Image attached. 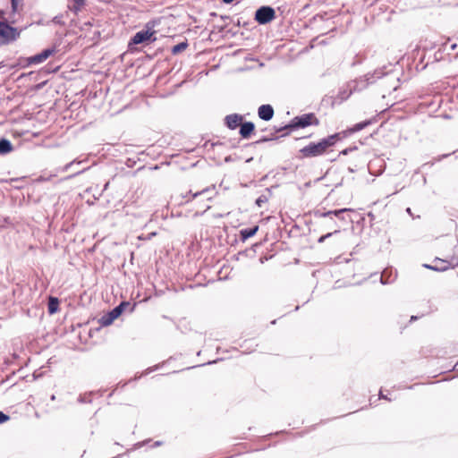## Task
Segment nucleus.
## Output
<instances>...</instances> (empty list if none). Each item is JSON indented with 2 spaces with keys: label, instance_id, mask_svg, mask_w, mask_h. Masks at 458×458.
<instances>
[{
  "label": "nucleus",
  "instance_id": "obj_23",
  "mask_svg": "<svg viewBox=\"0 0 458 458\" xmlns=\"http://www.w3.org/2000/svg\"><path fill=\"white\" fill-rule=\"evenodd\" d=\"M339 231H335L334 233H338ZM333 234V233H328L325 235H322L319 239H318V242H323L327 238L330 237L331 235Z\"/></svg>",
  "mask_w": 458,
  "mask_h": 458
},
{
  "label": "nucleus",
  "instance_id": "obj_17",
  "mask_svg": "<svg viewBox=\"0 0 458 458\" xmlns=\"http://www.w3.org/2000/svg\"><path fill=\"white\" fill-rule=\"evenodd\" d=\"M187 47H188V44L186 42L179 43L173 47L172 53L174 55H177V54L182 52L183 50H185L187 48Z\"/></svg>",
  "mask_w": 458,
  "mask_h": 458
},
{
  "label": "nucleus",
  "instance_id": "obj_5",
  "mask_svg": "<svg viewBox=\"0 0 458 458\" xmlns=\"http://www.w3.org/2000/svg\"><path fill=\"white\" fill-rule=\"evenodd\" d=\"M457 264L458 258H455L454 256H448L445 259L436 258L433 260L432 265H426V267L436 271H445L450 267H454Z\"/></svg>",
  "mask_w": 458,
  "mask_h": 458
},
{
  "label": "nucleus",
  "instance_id": "obj_9",
  "mask_svg": "<svg viewBox=\"0 0 458 458\" xmlns=\"http://www.w3.org/2000/svg\"><path fill=\"white\" fill-rule=\"evenodd\" d=\"M243 121V116L239 114H228L225 118V123L230 130H235L241 127Z\"/></svg>",
  "mask_w": 458,
  "mask_h": 458
},
{
  "label": "nucleus",
  "instance_id": "obj_22",
  "mask_svg": "<svg viewBox=\"0 0 458 458\" xmlns=\"http://www.w3.org/2000/svg\"><path fill=\"white\" fill-rule=\"evenodd\" d=\"M9 420V416L0 411V424Z\"/></svg>",
  "mask_w": 458,
  "mask_h": 458
},
{
  "label": "nucleus",
  "instance_id": "obj_1",
  "mask_svg": "<svg viewBox=\"0 0 458 458\" xmlns=\"http://www.w3.org/2000/svg\"><path fill=\"white\" fill-rule=\"evenodd\" d=\"M340 140V134L335 133L322 139L318 142H310L299 150L298 158H312L323 156L330 147H333Z\"/></svg>",
  "mask_w": 458,
  "mask_h": 458
},
{
  "label": "nucleus",
  "instance_id": "obj_2",
  "mask_svg": "<svg viewBox=\"0 0 458 458\" xmlns=\"http://www.w3.org/2000/svg\"><path fill=\"white\" fill-rule=\"evenodd\" d=\"M190 193H191V198L188 202H191L192 207L196 208V215H202L211 208L213 199L216 195L214 186L207 187L195 192L190 191Z\"/></svg>",
  "mask_w": 458,
  "mask_h": 458
},
{
  "label": "nucleus",
  "instance_id": "obj_11",
  "mask_svg": "<svg viewBox=\"0 0 458 458\" xmlns=\"http://www.w3.org/2000/svg\"><path fill=\"white\" fill-rule=\"evenodd\" d=\"M255 131V125L251 122L242 123L240 127V135L243 139H249Z\"/></svg>",
  "mask_w": 458,
  "mask_h": 458
},
{
  "label": "nucleus",
  "instance_id": "obj_8",
  "mask_svg": "<svg viewBox=\"0 0 458 458\" xmlns=\"http://www.w3.org/2000/svg\"><path fill=\"white\" fill-rule=\"evenodd\" d=\"M54 49H45L41 53L27 58V64H38L45 62L54 54Z\"/></svg>",
  "mask_w": 458,
  "mask_h": 458
},
{
  "label": "nucleus",
  "instance_id": "obj_3",
  "mask_svg": "<svg viewBox=\"0 0 458 458\" xmlns=\"http://www.w3.org/2000/svg\"><path fill=\"white\" fill-rule=\"evenodd\" d=\"M20 36L17 29L10 26L5 21H0V45H5L14 41Z\"/></svg>",
  "mask_w": 458,
  "mask_h": 458
},
{
  "label": "nucleus",
  "instance_id": "obj_18",
  "mask_svg": "<svg viewBox=\"0 0 458 458\" xmlns=\"http://www.w3.org/2000/svg\"><path fill=\"white\" fill-rule=\"evenodd\" d=\"M86 4V0H72V9L74 12L81 11Z\"/></svg>",
  "mask_w": 458,
  "mask_h": 458
},
{
  "label": "nucleus",
  "instance_id": "obj_21",
  "mask_svg": "<svg viewBox=\"0 0 458 458\" xmlns=\"http://www.w3.org/2000/svg\"><path fill=\"white\" fill-rule=\"evenodd\" d=\"M349 209L347 208H343V209H339V210H334V211H328L327 213H324L323 214V216H330L332 214H334L335 216H339V214L343 213V212H345V211H348Z\"/></svg>",
  "mask_w": 458,
  "mask_h": 458
},
{
  "label": "nucleus",
  "instance_id": "obj_15",
  "mask_svg": "<svg viewBox=\"0 0 458 458\" xmlns=\"http://www.w3.org/2000/svg\"><path fill=\"white\" fill-rule=\"evenodd\" d=\"M59 308V301L55 297H49L48 301V312L50 314H54L58 310Z\"/></svg>",
  "mask_w": 458,
  "mask_h": 458
},
{
  "label": "nucleus",
  "instance_id": "obj_4",
  "mask_svg": "<svg viewBox=\"0 0 458 458\" xmlns=\"http://www.w3.org/2000/svg\"><path fill=\"white\" fill-rule=\"evenodd\" d=\"M319 120L313 113H309L302 114L301 116H296L293 119L291 124L287 127L289 128H305L310 125H318Z\"/></svg>",
  "mask_w": 458,
  "mask_h": 458
},
{
  "label": "nucleus",
  "instance_id": "obj_25",
  "mask_svg": "<svg viewBox=\"0 0 458 458\" xmlns=\"http://www.w3.org/2000/svg\"><path fill=\"white\" fill-rule=\"evenodd\" d=\"M257 203H258V205H260L259 203H261V200L258 199Z\"/></svg>",
  "mask_w": 458,
  "mask_h": 458
},
{
  "label": "nucleus",
  "instance_id": "obj_12",
  "mask_svg": "<svg viewBox=\"0 0 458 458\" xmlns=\"http://www.w3.org/2000/svg\"><path fill=\"white\" fill-rule=\"evenodd\" d=\"M258 231H259V225H255L251 228L242 229L240 231L241 240L243 242L246 241L247 239L254 236Z\"/></svg>",
  "mask_w": 458,
  "mask_h": 458
},
{
  "label": "nucleus",
  "instance_id": "obj_6",
  "mask_svg": "<svg viewBox=\"0 0 458 458\" xmlns=\"http://www.w3.org/2000/svg\"><path fill=\"white\" fill-rule=\"evenodd\" d=\"M156 31L153 30H141L137 32L129 42V48L131 49L132 45H138L148 41H155L156 38H153Z\"/></svg>",
  "mask_w": 458,
  "mask_h": 458
},
{
  "label": "nucleus",
  "instance_id": "obj_13",
  "mask_svg": "<svg viewBox=\"0 0 458 458\" xmlns=\"http://www.w3.org/2000/svg\"><path fill=\"white\" fill-rule=\"evenodd\" d=\"M143 195V191H135L131 196V199L126 202V205L128 206H140L141 203L140 202V199L141 198V196Z\"/></svg>",
  "mask_w": 458,
  "mask_h": 458
},
{
  "label": "nucleus",
  "instance_id": "obj_10",
  "mask_svg": "<svg viewBox=\"0 0 458 458\" xmlns=\"http://www.w3.org/2000/svg\"><path fill=\"white\" fill-rule=\"evenodd\" d=\"M259 117L265 121H269L274 116V109L270 105H262L258 109Z\"/></svg>",
  "mask_w": 458,
  "mask_h": 458
},
{
  "label": "nucleus",
  "instance_id": "obj_16",
  "mask_svg": "<svg viewBox=\"0 0 458 458\" xmlns=\"http://www.w3.org/2000/svg\"><path fill=\"white\" fill-rule=\"evenodd\" d=\"M129 306V302H122L120 305L115 307L111 312H109V315L112 317V318H117L123 312L124 307Z\"/></svg>",
  "mask_w": 458,
  "mask_h": 458
},
{
  "label": "nucleus",
  "instance_id": "obj_19",
  "mask_svg": "<svg viewBox=\"0 0 458 458\" xmlns=\"http://www.w3.org/2000/svg\"><path fill=\"white\" fill-rule=\"evenodd\" d=\"M369 124V122L359 123L354 125V127L351 130V131L354 132V131H360V130L364 129Z\"/></svg>",
  "mask_w": 458,
  "mask_h": 458
},
{
  "label": "nucleus",
  "instance_id": "obj_7",
  "mask_svg": "<svg viewBox=\"0 0 458 458\" xmlns=\"http://www.w3.org/2000/svg\"><path fill=\"white\" fill-rule=\"evenodd\" d=\"M276 13L272 7L262 6L259 8L255 14V19L259 24H266L275 19Z\"/></svg>",
  "mask_w": 458,
  "mask_h": 458
},
{
  "label": "nucleus",
  "instance_id": "obj_20",
  "mask_svg": "<svg viewBox=\"0 0 458 458\" xmlns=\"http://www.w3.org/2000/svg\"><path fill=\"white\" fill-rule=\"evenodd\" d=\"M114 320V318H112V317H111V316L109 315V313H108L106 316H105V317H103V318H101V324H102L103 326H108V325H110Z\"/></svg>",
  "mask_w": 458,
  "mask_h": 458
},
{
  "label": "nucleus",
  "instance_id": "obj_24",
  "mask_svg": "<svg viewBox=\"0 0 458 458\" xmlns=\"http://www.w3.org/2000/svg\"><path fill=\"white\" fill-rule=\"evenodd\" d=\"M257 203H258V205H260L259 203H261V200L258 199Z\"/></svg>",
  "mask_w": 458,
  "mask_h": 458
},
{
  "label": "nucleus",
  "instance_id": "obj_14",
  "mask_svg": "<svg viewBox=\"0 0 458 458\" xmlns=\"http://www.w3.org/2000/svg\"><path fill=\"white\" fill-rule=\"evenodd\" d=\"M12 150H13V145L8 140H6V139L0 140V155H4L7 153H10Z\"/></svg>",
  "mask_w": 458,
  "mask_h": 458
}]
</instances>
